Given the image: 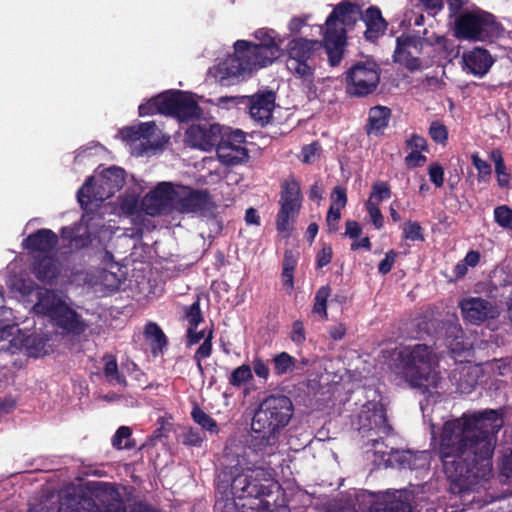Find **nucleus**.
<instances>
[{
    "label": "nucleus",
    "mask_w": 512,
    "mask_h": 512,
    "mask_svg": "<svg viewBox=\"0 0 512 512\" xmlns=\"http://www.w3.org/2000/svg\"><path fill=\"white\" fill-rule=\"evenodd\" d=\"M145 336L148 340H151L152 352L154 355L158 352H162L168 345V339L157 323L149 322L145 326Z\"/></svg>",
    "instance_id": "nucleus-33"
},
{
    "label": "nucleus",
    "mask_w": 512,
    "mask_h": 512,
    "mask_svg": "<svg viewBox=\"0 0 512 512\" xmlns=\"http://www.w3.org/2000/svg\"><path fill=\"white\" fill-rule=\"evenodd\" d=\"M500 475L505 477L507 480L512 478V449L511 452L502 460Z\"/></svg>",
    "instance_id": "nucleus-63"
},
{
    "label": "nucleus",
    "mask_w": 512,
    "mask_h": 512,
    "mask_svg": "<svg viewBox=\"0 0 512 512\" xmlns=\"http://www.w3.org/2000/svg\"><path fill=\"white\" fill-rule=\"evenodd\" d=\"M427 161L425 155L418 151H411L405 157V163L408 167L416 168L422 166Z\"/></svg>",
    "instance_id": "nucleus-61"
},
{
    "label": "nucleus",
    "mask_w": 512,
    "mask_h": 512,
    "mask_svg": "<svg viewBox=\"0 0 512 512\" xmlns=\"http://www.w3.org/2000/svg\"><path fill=\"white\" fill-rule=\"evenodd\" d=\"M277 485L271 468L255 466L245 453L233 455L217 476L214 510L233 512L240 506L242 512H268L265 498Z\"/></svg>",
    "instance_id": "nucleus-2"
},
{
    "label": "nucleus",
    "mask_w": 512,
    "mask_h": 512,
    "mask_svg": "<svg viewBox=\"0 0 512 512\" xmlns=\"http://www.w3.org/2000/svg\"><path fill=\"white\" fill-rule=\"evenodd\" d=\"M489 157L495 165V174L498 186L503 189H510L512 176L505 164L502 152L499 149H493L491 150Z\"/></svg>",
    "instance_id": "nucleus-31"
},
{
    "label": "nucleus",
    "mask_w": 512,
    "mask_h": 512,
    "mask_svg": "<svg viewBox=\"0 0 512 512\" xmlns=\"http://www.w3.org/2000/svg\"><path fill=\"white\" fill-rule=\"evenodd\" d=\"M404 238L411 241H423V228L418 222L409 221L403 231Z\"/></svg>",
    "instance_id": "nucleus-50"
},
{
    "label": "nucleus",
    "mask_w": 512,
    "mask_h": 512,
    "mask_svg": "<svg viewBox=\"0 0 512 512\" xmlns=\"http://www.w3.org/2000/svg\"><path fill=\"white\" fill-rule=\"evenodd\" d=\"M162 100H164V92L156 95L155 97H152L151 99L147 100L146 102L142 103L138 107V112L140 116H149L154 114H163L164 115V108L162 107Z\"/></svg>",
    "instance_id": "nucleus-41"
},
{
    "label": "nucleus",
    "mask_w": 512,
    "mask_h": 512,
    "mask_svg": "<svg viewBox=\"0 0 512 512\" xmlns=\"http://www.w3.org/2000/svg\"><path fill=\"white\" fill-rule=\"evenodd\" d=\"M331 294V288L329 285L320 287L314 297L313 312L322 316L327 317V300Z\"/></svg>",
    "instance_id": "nucleus-42"
},
{
    "label": "nucleus",
    "mask_w": 512,
    "mask_h": 512,
    "mask_svg": "<svg viewBox=\"0 0 512 512\" xmlns=\"http://www.w3.org/2000/svg\"><path fill=\"white\" fill-rule=\"evenodd\" d=\"M358 13L359 6L357 4L343 1L333 9L326 19L324 45L329 64L332 67L340 64L346 44V31L343 27H338L337 22L348 25L355 21V16Z\"/></svg>",
    "instance_id": "nucleus-7"
},
{
    "label": "nucleus",
    "mask_w": 512,
    "mask_h": 512,
    "mask_svg": "<svg viewBox=\"0 0 512 512\" xmlns=\"http://www.w3.org/2000/svg\"><path fill=\"white\" fill-rule=\"evenodd\" d=\"M138 126H139L140 140L141 139L146 140L150 144V147H152V148L158 147V145H154L152 143V139L154 138L156 131H157V126H156L155 122L151 121V122L140 123Z\"/></svg>",
    "instance_id": "nucleus-51"
},
{
    "label": "nucleus",
    "mask_w": 512,
    "mask_h": 512,
    "mask_svg": "<svg viewBox=\"0 0 512 512\" xmlns=\"http://www.w3.org/2000/svg\"><path fill=\"white\" fill-rule=\"evenodd\" d=\"M434 363L435 353L432 347L426 344H415L401 347L395 353L391 368L410 387L426 394L431 393V388H437L441 379L433 366Z\"/></svg>",
    "instance_id": "nucleus-5"
},
{
    "label": "nucleus",
    "mask_w": 512,
    "mask_h": 512,
    "mask_svg": "<svg viewBox=\"0 0 512 512\" xmlns=\"http://www.w3.org/2000/svg\"><path fill=\"white\" fill-rule=\"evenodd\" d=\"M164 115L172 116L180 122L199 119L203 110L194 99L193 94L183 90H168L162 100Z\"/></svg>",
    "instance_id": "nucleus-12"
},
{
    "label": "nucleus",
    "mask_w": 512,
    "mask_h": 512,
    "mask_svg": "<svg viewBox=\"0 0 512 512\" xmlns=\"http://www.w3.org/2000/svg\"><path fill=\"white\" fill-rule=\"evenodd\" d=\"M126 172L123 168L112 166L101 173L100 187L107 190L100 195V200L113 196L125 184Z\"/></svg>",
    "instance_id": "nucleus-28"
},
{
    "label": "nucleus",
    "mask_w": 512,
    "mask_h": 512,
    "mask_svg": "<svg viewBox=\"0 0 512 512\" xmlns=\"http://www.w3.org/2000/svg\"><path fill=\"white\" fill-rule=\"evenodd\" d=\"M392 111L387 106L376 105L371 107L368 112V118L364 130L368 136H382L388 127Z\"/></svg>",
    "instance_id": "nucleus-27"
},
{
    "label": "nucleus",
    "mask_w": 512,
    "mask_h": 512,
    "mask_svg": "<svg viewBox=\"0 0 512 512\" xmlns=\"http://www.w3.org/2000/svg\"><path fill=\"white\" fill-rule=\"evenodd\" d=\"M335 207L344 208L347 204V192L346 188L342 186H336L332 192V203Z\"/></svg>",
    "instance_id": "nucleus-60"
},
{
    "label": "nucleus",
    "mask_w": 512,
    "mask_h": 512,
    "mask_svg": "<svg viewBox=\"0 0 512 512\" xmlns=\"http://www.w3.org/2000/svg\"><path fill=\"white\" fill-rule=\"evenodd\" d=\"M321 147L317 141L305 145L301 150V160L303 163L310 164L313 162L314 157L319 153Z\"/></svg>",
    "instance_id": "nucleus-56"
},
{
    "label": "nucleus",
    "mask_w": 512,
    "mask_h": 512,
    "mask_svg": "<svg viewBox=\"0 0 512 512\" xmlns=\"http://www.w3.org/2000/svg\"><path fill=\"white\" fill-rule=\"evenodd\" d=\"M131 435L132 430L128 426H120L112 438L113 447L118 450L133 448L134 444L130 441Z\"/></svg>",
    "instance_id": "nucleus-43"
},
{
    "label": "nucleus",
    "mask_w": 512,
    "mask_h": 512,
    "mask_svg": "<svg viewBox=\"0 0 512 512\" xmlns=\"http://www.w3.org/2000/svg\"><path fill=\"white\" fill-rule=\"evenodd\" d=\"M204 434L197 429L190 428L183 436V444L199 447L204 441Z\"/></svg>",
    "instance_id": "nucleus-53"
},
{
    "label": "nucleus",
    "mask_w": 512,
    "mask_h": 512,
    "mask_svg": "<svg viewBox=\"0 0 512 512\" xmlns=\"http://www.w3.org/2000/svg\"><path fill=\"white\" fill-rule=\"evenodd\" d=\"M275 93L265 91L249 97L248 108L251 118L261 127L267 125L271 119L275 106Z\"/></svg>",
    "instance_id": "nucleus-21"
},
{
    "label": "nucleus",
    "mask_w": 512,
    "mask_h": 512,
    "mask_svg": "<svg viewBox=\"0 0 512 512\" xmlns=\"http://www.w3.org/2000/svg\"><path fill=\"white\" fill-rule=\"evenodd\" d=\"M370 496L373 498L370 512H412L410 500L405 493H387L382 496L371 493Z\"/></svg>",
    "instance_id": "nucleus-24"
},
{
    "label": "nucleus",
    "mask_w": 512,
    "mask_h": 512,
    "mask_svg": "<svg viewBox=\"0 0 512 512\" xmlns=\"http://www.w3.org/2000/svg\"><path fill=\"white\" fill-rule=\"evenodd\" d=\"M325 49L322 41L295 37L286 46L285 65L287 70L297 79L308 85L314 81L316 57Z\"/></svg>",
    "instance_id": "nucleus-6"
},
{
    "label": "nucleus",
    "mask_w": 512,
    "mask_h": 512,
    "mask_svg": "<svg viewBox=\"0 0 512 512\" xmlns=\"http://www.w3.org/2000/svg\"><path fill=\"white\" fill-rule=\"evenodd\" d=\"M425 40L417 34H401L396 38L393 53L394 62L404 65L408 70L420 69L421 61L414 54H421Z\"/></svg>",
    "instance_id": "nucleus-15"
},
{
    "label": "nucleus",
    "mask_w": 512,
    "mask_h": 512,
    "mask_svg": "<svg viewBox=\"0 0 512 512\" xmlns=\"http://www.w3.org/2000/svg\"><path fill=\"white\" fill-rule=\"evenodd\" d=\"M299 253L297 251L286 249L284 251L283 262H282V270L293 271L298 264Z\"/></svg>",
    "instance_id": "nucleus-54"
},
{
    "label": "nucleus",
    "mask_w": 512,
    "mask_h": 512,
    "mask_svg": "<svg viewBox=\"0 0 512 512\" xmlns=\"http://www.w3.org/2000/svg\"><path fill=\"white\" fill-rule=\"evenodd\" d=\"M494 221L503 229L512 231V208L500 205L494 209Z\"/></svg>",
    "instance_id": "nucleus-45"
},
{
    "label": "nucleus",
    "mask_w": 512,
    "mask_h": 512,
    "mask_svg": "<svg viewBox=\"0 0 512 512\" xmlns=\"http://www.w3.org/2000/svg\"><path fill=\"white\" fill-rule=\"evenodd\" d=\"M293 413L294 406L289 397L270 395L264 398L252 419L250 447L258 453L272 454Z\"/></svg>",
    "instance_id": "nucleus-4"
},
{
    "label": "nucleus",
    "mask_w": 512,
    "mask_h": 512,
    "mask_svg": "<svg viewBox=\"0 0 512 512\" xmlns=\"http://www.w3.org/2000/svg\"><path fill=\"white\" fill-rule=\"evenodd\" d=\"M503 425L502 409L463 413L443 424L437 454L451 493L463 495L490 478L496 436Z\"/></svg>",
    "instance_id": "nucleus-1"
},
{
    "label": "nucleus",
    "mask_w": 512,
    "mask_h": 512,
    "mask_svg": "<svg viewBox=\"0 0 512 512\" xmlns=\"http://www.w3.org/2000/svg\"><path fill=\"white\" fill-rule=\"evenodd\" d=\"M396 258H397V253L394 250L388 251L385 254L384 259L381 260V262L379 263L378 272L381 275L388 274L391 271V269L396 261Z\"/></svg>",
    "instance_id": "nucleus-58"
},
{
    "label": "nucleus",
    "mask_w": 512,
    "mask_h": 512,
    "mask_svg": "<svg viewBox=\"0 0 512 512\" xmlns=\"http://www.w3.org/2000/svg\"><path fill=\"white\" fill-rule=\"evenodd\" d=\"M428 134L435 143L441 145L447 144L449 132L443 122L439 120L432 121L428 128Z\"/></svg>",
    "instance_id": "nucleus-44"
},
{
    "label": "nucleus",
    "mask_w": 512,
    "mask_h": 512,
    "mask_svg": "<svg viewBox=\"0 0 512 512\" xmlns=\"http://www.w3.org/2000/svg\"><path fill=\"white\" fill-rule=\"evenodd\" d=\"M214 338V325L211 323V326L208 328H203L198 330V327H187L185 334V343L187 347H191L193 345L198 344L201 340L203 342L196 349L193 360L196 364L198 372L202 375L204 374V367L202 365V361L204 359L209 358L213 352V341Z\"/></svg>",
    "instance_id": "nucleus-20"
},
{
    "label": "nucleus",
    "mask_w": 512,
    "mask_h": 512,
    "mask_svg": "<svg viewBox=\"0 0 512 512\" xmlns=\"http://www.w3.org/2000/svg\"><path fill=\"white\" fill-rule=\"evenodd\" d=\"M333 258L332 245L329 243H323L321 249L317 252L315 258V268L322 269L327 266Z\"/></svg>",
    "instance_id": "nucleus-48"
},
{
    "label": "nucleus",
    "mask_w": 512,
    "mask_h": 512,
    "mask_svg": "<svg viewBox=\"0 0 512 512\" xmlns=\"http://www.w3.org/2000/svg\"><path fill=\"white\" fill-rule=\"evenodd\" d=\"M327 512H355V509L342 501H332L327 504Z\"/></svg>",
    "instance_id": "nucleus-64"
},
{
    "label": "nucleus",
    "mask_w": 512,
    "mask_h": 512,
    "mask_svg": "<svg viewBox=\"0 0 512 512\" xmlns=\"http://www.w3.org/2000/svg\"><path fill=\"white\" fill-rule=\"evenodd\" d=\"M280 188V209L276 215V226L279 232H287L290 229V222L294 221L300 212L302 194L300 183L294 177L284 180Z\"/></svg>",
    "instance_id": "nucleus-11"
},
{
    "label": "nucleus",
    "mask_w": 512,
    "mask_h": 512,
    "mask_svg": "<svg viewBox=\"0 0 512 512\" xmlns=\"http://www.w3.org/2000/svg\"><path fill=\"white\" fill-rule=\"evenodd\" d=\"M254 37L259 43L237 40L233 46L234 54L215 67L214 76L221 85H233L271 65L281 55V40H277L275 30L260 28L254 32Z\"/></svg>",
    "instance_id": "nucleus-3"
},
{
    "label": "nucleus",
    "mask_w": 512,
    "mask_h": 512,
    "mask_svg": "<svg viewBox=\"0 0 512 512\" xmlns=\"http://www.w3.org/2000/svg\"><path fill=\"white\" fill-rule=\"evenodd\" d=\"M372 405L371 415L367 417L369 420V428L363 425L359 428V432L365 436L366 432L367 436L376 435L377 438H370L368 445L375 449V453H381L385 455L386 452L382 450H377V446L380 442V439L388 436L392 431V426L388 422L386 409L381 402H373L370 403Z\"/></svg>",
    "instance_id": "nucleus-19"
},
{
    "label": "nucleus",
    "mask_w": 512,
    "mask_h": 512,
    "mask_svg": "<svg viewBox=\"0 0 512 512\" xmlns=\"http://www.w3.org/2000/svg\"><path fill=\"white\" fill-rule=\"evenodd\" d=\"M297 360L287 352H280L272 358L273 373L283 376L292 373L296 368Z\"/></svg>",
    "instance_id": "nucleus-35"
},
{
    "label": "nucleus",
    "mask_w": 512,
    "mask_h": 512,
    "mask_svg": "<svg viewBox=\"0 0 512 512\" xmlns=\"http://www.w3.org/2000/svg\"><path fill=\"white\" fill-rule=\"evenodd\" d=\"M102 220L103 217L99 212H86V214L83 215L82 221L85 223L87 230L77 235L75 234L72 242V246L75 247L78 250L85 249L89 247L92 244V233L89 231V229L93 228L94 220Z\"/></svg>",
    "instance_id": "nucleus-32"
},
{
    "label": "nucleus",
    "mask_w": 512,
    "mask_h": 512,
    "mask_svg": "<svg viewBox=\"0 0 512 512\" xmlns=\"http://www.w3.org/2000/svg\"><path fill=\"white\" fill-rule=\"evenodd\" d=\"M176 190V211L180 213H203L214 207L207 190H197L183 185L177 186Z\"/></svg>",
    "instance_id": "nucleus-18"
},
{
    "label": "nucleus",
    "mask_w": 512,
    "mask_h": 512,
    "mask_svg": "<svg viewBox=\"0 0 512 512\" xmlns=\"http://www.w3.org/2000/svg\"><path fill=\"white\" fill-rule=\"evenodd\" d=\"M30 271L37 280L51 284L61 272V266L53 253L35 254L32 257Z\"/></svg>",
    "instance_id": "nucleus-23"
},
{
    "label": "nucleus",
    "mask_w": 512,
    "mask_h": 512,
    "mask_svg": "<svg viewBox=\"0 0 512 512\" xmlns=\"http://www.w3.org/2000/svg\"><path fill=\"white\" fill-rule=\"evenodd\" d=\"M191 417L195 423H197L203 430L210 432L211 434L219 433V426L209 414L202 410L198 405H194L191 411Z\"/></svg>",
    "instance_id": "nucleus-37"
},
{
    "label": "nucleus",
    "mask_w": 512,
    "mask_h": 512,
    "mask_svg": "<svg viewBox=\"0 0 512 512\" xmlns=\"http://www.w3.org/2000/svg\"><path fill=\"white\" fill-rule=\"evenodd\" d=\"M224 126L217 123H199L191 125L185 132V141L194 148L203 151L216 149L222 139Z\"/></svg>",
    "instance_id": "nucleus-17"
},
{
    "label": "nucleus",
    "mask_w": 512,
    "mask_h": 512,
    "mask_svg": "<svg viewBox=\"0 0 512 512\" xmlns=\"http://www.w3.org/2000/svg\"><path fill=\"white\" fill-rule=\"evenodd\" d=\"M365 207L375 228H382L384 220L378 204L374 203V201H371V199H368V201L365 203Z\"/></svg>",
    "instance_id": "nucleus-49"
},
{
    "label": "nucleus",
    "mask_w": 512,
    "mask_h": 512,
    "mask_svg": "<svg viewBox=\"0 0 512 512\" xmlns=\"http://www.w3.org/2000/svg\"><path fill=\"white\" fill-rule=\"evenodd\" d=\"M94 185V177L90 176L77 192V200L84 210L87 209L88 205L91 204L93 200H100V196L97 197L98 193L94 192Z\"/></svg>",
    "instance_id": "nucleus-38"
},
{
    "label": "nucleus",
    "mask_w": 512,
    "mask_h": 512,
    "mask_svg": "<svg viewBox=\"0 0 512 512\" xmlns=\"http://www.w3.org/2000/svg\"><path fill=\"white\" fill-rule=\"evenodd\" d=\"M59 512H126V509L113 484L96 482L93 498H65L60 502Z\"/></svg>",
    "instance_id": "nucleus-8"
},
{
    "label": "nucleus",
    "mask_w": 512,
    "mask_h": 512,
    "mask_svg": "<svg viewBox=\"0 0 512 512\" xmlns=\"http://www.w3.org/2000/svg\"><path fill=\"white\" fill-rule=\"evenodd\" d=\"M104 376L106 380L111 384H118L121 386L127 385V380L123 374L118 370L117 360L114 356H109L106 360L104 369Z\"/></svg>",
    "instance_id": "nucleus-39"
},
{
    "label": "nucleus",
    "mask_w": 512,
    "mask_h": 512,
    "mask_svg": "<svg viewBox=\"0 0 512 512\" xmlns=\"http://www.w3.org/2000/svg\"><path fill=\"white\" fill-rule=\"evenodd\" d=\"M471 161L473 166L478 171V181H489L492 174L491 165L487 161L483 160L478 153H474L471 155Z\"/></svg>",
    "instance_id": "nucleus-46"
},
{
    "label": "nucleus",
    "mask_w": 512,
    "mask_h": 512,
    "mask_svg": "<svg viewBox=\"0 0 512 512\" xmlns=\"http://www.w3.org/2000/svg\"><path fill=\"white\" fill-rule=\"evenodd\" d=\"M404 469L426 471L430 467L431 454L429 451H402L396 458Z\"/></svg>",
    "instance_id": "nucleus-29"
},
{
    "label": "nucleus",
    "mask_w": 512,
    "mask_h": 512,
    "mask_svg": "<svg viewBox=\"0 0 512 512\" xmlns=\"http://www.w3.org/2000/svg\"><path fill=\"white\" fill-rule=\"evenodd\" d=\"M459 308L463 320L477 326L496 319L500 314L495 304L481 297L464 298L459 302Z\"/></svg>",
    "instance_id": "nucleus-16"
},
{
    "label": "nucleus",
    "mask_w": 512,
    "mask_h": 512,
    "mask_svg": "<svg viewBox=\"0 0 512 512\" xmlns=\"http://www.w3.org/2000/svg\"><path fill=\"white\" fill-rule=\"evenodd\" d=\"M391 197V189L387 182L385 181H377L372 185V191L369 199L374 201V203L379 204L383 200L389 199Z\"/></svg>",
    "instance_id": "nucleus-47"
},
{
    "label": "nucleus",
    "mask_w": 512,
    "mask_h": 512,
    "mask_svg": "<svg viewBox=\"0 0 512 512\" xmlns=\"http://www.w3.org/2000/svg\"><path fill=\"white\" fill-rule=\"evenodd\" d=\"M177 190L171 182H161L141 201V210L151 216L169 215L176 211Z\"/></svg>",
    "instance_id": "nucleus-13"
},
{
    "label": "nucleus",
    "mask_w": 512,
    "mask_h": 512,
    "mask_svg": "<svg viewBox=\"0 0 512 512\" xmlns=\"http://www.w3.org/2000/svg\"><path fill=\"white\" fill-rule=\"evenodd\" d=\"M58 236L50 229H38L29 234L22 242V246L32 257L35 254H51L58 245Z\"/></svg>",
    "instance_id": "nucleus-22"
},
{
    "label": "nucleus",
    "mask_w": 512,
    "mask_h": 512,
    "mask_svg": "<svg viewBox=\"0 0 512 512\" xmlns=\"http://www.w3.org/2000/svg\"><path fill=\"white\" fill-rule=\"evenodd\" d=\"M253 379V373L251 366L248 364H242L241 366L235 368L229 378V384L234 388H240L246 383L250 382Z\"/></svg>",
    "instance_id": "nucleus-40"
},
{
    "label": "nucleus",
    "mask_w": 512,
    "mask_h": 512,
    "mask_svg": "<svg viewBox=\"0 0 512 512\" xmlns=\"http://www.w3.org/2000/svg\"><path fill=\"white\" fill-rule=\"evenodd\" d=\"M430 181L436 187H442L444 183V169L437 163H433L428 168Z\"/></svg>",
    "instance_id": "nucleus-57"
},
{
    "label": "nucleus",
    "mask_w": 512,
    "mask_h": 512,
    "mask_svg": "<svg viewBox=\"0 0 512 512\" xmlns=\"http://www.w3.org/2000/svg\"><path fill=\"white\" fill-rule=\"evenodd\" d=\"M182 311V320L187 322V327H198L204 322V315L201 310L199 296L196 297L192 304L183 306Z\"/></svg>",
    "instance_id": "nucleus-36"
},
{
    "label": "nucleus",
    "mask_w": 512,
    "mask_h": 512,
    "mask_svg": "<svg viewBox=\"0 0 512 512\" xmlns=\"http://www.w3.org/2000/svg\"><path fill=\"white\" fill-rule=\"evenodd\" d=\"M454 31L458 39L492 42L503 34L504 29L493 14L476 9L460 13Z\"/></svg>",
    "instance_id": "nucleus-9"
},
{
    "label": "nucleus",
    "mask_w": 512,
    "mask_h": 512,
    "mask_svg": "<svg viewBox=\"0 0 512 512\" xmlns=\"http://www.w3.org/2000/svg\"><path fill=\"white\" fill-rule=\"evenodd\" d=\"M253 370L259 378L268 379L270 371L268 365L259 357L254 358Z\"/></svg>",
    "instance_id": "nucleus-62"
},
{
    "label": "nucleus",
    "mask_w": 512,
    "mask_h": 512,
    "mask_svg": "<svg viewBox=\"0 0 512 512\" xmlns=\"http://www.w3.org/2000/svg\"><path fill=\"white\" fill-rule=\"evenodd\" d=\"M346 91L349 95L364 97L372 94L380 82V68L372 60L358 61L345 72Z\"/></svg>",
    "instance_id": "nucleus-10"
},
{
    "label": "nucleus",
    "mask_w": 512,
    "mask_h": 512,
    "mask_svg": "<svg viewBox=\"0 0 512 512\" xmlns=\"http://www.w3.org/2000/svg\"><path fill=\"white\" fill-rule=\"evenodd\" d=\"M362 19L366 25L364 37L369 42H376L387 30L388 23L377 6L368 7L362 15Z\"/></svg>",
    "instance_id": "nucleus-26"
},
{
    "label": "nucleus",
    "mask_w": 512,
    "mask_h": 512,
    "mask_svg": "<svg viewBox=\"0 0 512 512\" xmlns=\"http://www.w3.org/2000/svg\"><path fill=\"white\" fill-rule=\"evenodd\" d=\"M157 425L158 427L153 431L152 438L156 440L167 438L172 424L166 421L164 417H160L157 420Z\"/></svg>",
    "instance_id": "nucleus-59"
},
{
    "label": "nucleus",
    "mask_w": 512,
    "mask_h": 512,
    "mask_svg": "<svg viewBox=\"0 0 512 512\" xmlns=\"http://www.w3.org/2000/svg\"><path fill=\"white\" fill-rule=\"evenodd\" d=\"M52 318L57 321L60 327L67 331L75 332L81 328L79 315L66 304L63 306V309Z\"/></svg>",
    "instance_id": "nucleus-34"
},
{
    "label": "nucleus",
    "mask_w": 512,
    "mask_h": 512,
    "mask_svg": "<svg viewBox=\"0 0 512 512\" xmlns=\"http://www.w3.org/2000/svg\"><path fill=\"white\" fill-rule=\"evenodd\" d=\"M406 146L410 148L412 151H427L428 144L426 139L418 134L413 133L409 138L405 141Z\"/></svg>",
    "instance_id": "nucleus-55"
},
{
    "label": "nucleus",
    "mask_w": 512,
    "mask_h": 512,
    "mask_svg": "<svg viewBox=\"0 0 512 512\" xmlns=\"http://www.w3.org/2000/svg\"><path fill=\"white\" fill-rule=\"evenodd\" d=\"M66 303L58 297V295L52 290H45L43 293H39L38 302L35 305V309L50 318L55 314L59 313Z\"/></svg>",
    "instance_id": "nucleus-30"
},
{
    "label": "nucleus",
    "mask_w": 512,
    "mask_h": 512,
    "mask_svg": "<svg viewBox=\"0 0 512 512\" xmlns=\"http://www.w3.org/2000/svg\"><path fill=\"white\" fill-rule=\"evenodd\" d=\"M343 208L335 207V204H331L326 216V223L328 231L334 233L338 230V222L341 218V210Z\"/></svg>",
    "instance_id": "nucleus-52"
},
{
    "label": "nucleus",
    "mask_w": 512,
    "mask_h": 512,
    "mask_svg": "<svg viewBox=\"0 0 512 512\" xmlns=\"http://www.w3.org/2000/svg\"><path fill=\"white\" fill-rule=\"evenodd\" d=\"M463 62L469 73L483 77L490 70L494 59L488 50L477 47L463 55Z\"/></svg>",
    "instance_id": "nucleus-25"
},
{
    "label": "nucleus",
    "mask_w": 512,
    "mask_h": 512,
    "mask_svg": "<svg viewBox=\"0 0 512 512\" xmlns=\"http://www.w3.org/2000/svg\"><path fill=\"white\" fill-rule=\"evenodd\" d=\"M246 141L245 133L239 129L232 131L223 128L222 139L217 144L216 153L221 163L233 166L248 158V150L243 146Z\"/></svg>",
    "instance_id": "nucleus-14"
}]
</instances>
